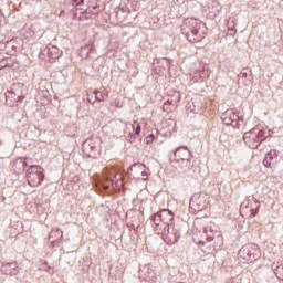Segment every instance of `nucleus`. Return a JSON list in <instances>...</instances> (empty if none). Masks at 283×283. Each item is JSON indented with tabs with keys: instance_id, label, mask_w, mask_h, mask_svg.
<instances>
[{
	"instance_id": "f3484780",
	"label": "nucleus",
	"mask_w": 283,
	"mask_h": 283,
	"mask_svg": "<svg viewBox=\"0 0 283 283\" xmlns=\"http://www.w3.org/2000/svg\"><path fill=\"white\" fill-rule=\"evenodd\" d=\"M210 12H212V14H218V12H220L221 7L219 2H212L211 7H209Z\"/></svg>"
},
{
	"instance_id": "393cba45",
	"label": "nucleus",
	"mask_w": 283,
	"mask_h": 283,
	"mask_svg": "<svg viewBox=\"0 0 283 283\" xmlns=\"http://www.w3.org/2000/svg\"><path fill=\"white\" fill-rule=\"evenodd\" d=\"M210 231H213V228H212V227H210Z\"/></svg>"
},
{
	"instance_id": "dca6fc26",
	"label": "nucleus",
	"mask_w": 283,
	"mask_h": 283,
	"mask_svg": "<svg viewBox=\"0 0 283 283\" xmlns=\"http://www.w3.org/2000/svg\"><path fill=\"white\" fill-rule=\"evenodd\" d=\"M191 207H196L197 211H202L205 209V206H200V197L198 198H192L190 201Z\"/></svg>"
},
{
	"instance_id": "0eeeda50",
	"label": "nucleus",
	"mask_w": 283,
	"mask_h": 283,
	"mask_svg": "<svg viewBox=\"0 0 283 283\" xmlns=\"http://www.w3.org/2000/svg\"><path fill=\"white\" fill-rule=\"evenodd\" d=\"M175 156L177 157V163H182L184 167H189L191 163V151L187 146H181L175 150Z\"/></svg>"
},
{
	"instance_id": "a211bd4d",
	"label": "nucleus",
	"mask_w": 283,
	"mask_h": 283,
	"mask_svg": "<svg viewBox=\"0 0 283 283\" xmlns=\"http://www.w3.org/2000/svg\"><path fill=\"white\" fill-rule=\"evenodd\" d=\"M94 94L97 101H105V98L103 97V93H101L99 91H95Z\"/></svg>"
},
{
	"instance_id": "6ab92c4d",
	"label": "nucleus",
	"mask_w": 283,
	"mask_h": 283,
	"mask_svg": "<svg viewBox=\"0 0 283 283\" xmlns=\"http://www.w3.org/2000/svg\"><path fill=\"white\" fill-rule=\"evenodd\" d=\"M85 1H87V0H73V3H74L75 6H84V4H85Z\"/></svg>"
},
{
	"instance_id": "2eb2a0df",
	"label": "nucleus",
	"mask_w": 283,
	"mask_h": 283,
	"mask_svg": "<svg viewBox=\"0 0 283 283\" xmlns=\"http://www.w3.org/2000/svg\"><path fill=\"white\" fill-rule=\"evenodd\" d=\"M92 50H93L92 45H86L81 48L80 54L82 59H90V52H92Z\"/></svg>"
},
{
	"instance_id": "9b49d317",
	"label": "nucleus",
	"mask_w": 283,
	"mask_h": 283,
	"mask_svg": "<svg viewBox=\"0 0 283 283\" xmlns=\"http://www.w3.org/2000/svg\"><path fill=\"white\" fill-rule=\"evenodd\" d=\"M222 120L226 125H231L235 120V113L227 111L222 116Z\"/></svg>"
},
{
	"instance_id": "5701e85b",
	"label": "nucleus",
	"mask_w": 283,
	"mask_h": 283,
	"mask_svg": "<svg viewBox=\"0 0 283 283\" xmlns=\"http://www.w3.org/2000/svg\"><path fill=\"white\" fill-rule=\"evenodd\" d=\"M244 211V205L241 206V212Z\"/></svg>"
},
{
	"instance_id": "412c9836",
	"label": "nucleus",
	"mask_w": 283,
	"mask_h": 283,
	"mask_svg": "<svg viewBox=\"0 0 283 283\" xmlns=\"http://www.w3.org/2000/svg\"><path fill=\"white\" fill-rule=\"evenodd\" d=\"M192 33L195 34V36L198 35V29L192 30Z\"/></svg>"
},
{
	"instance_id": "aec40b11",
	"label": "nucleus",
	"mask_w": 283,
	"mask_h": 283,
	"mask_svg": "<svg viewBox=\"0 0 283 283\" xmlns=\"http://www.w3.org/2000/svg\"><path fill=\"white\" fill-rule=\"evenodd\" d=\"M153 140H154V135H148V136L146 137V143H147V145L151 144Z\"/></svg>"
},
{
	"instance_id": "9d476101",
	"label": "nucleus",
	"mask_w": 283,
	"mask_h": 283,
	"mask_svg": "<svg viewBox=\"0 0 283 283\" xmlns=\"http://www.w3.org/2000/svg\"><path fill=\"white\" fill-rule=\"evenodd\" d=\"M83 151L86 156L93 157L96 156V151H98V147L92 143V140H86L83 144Z\"/></svg>"
},
{
	"instance_id": "20e7f679",
	"label": "nucleus",
	"mask_w": 283,
	"mask_h": 283,
	"mask_svg": "<svg viewBox=\"0 0 283 283\" xmlns=\"http://www.w3.org/2000/svg\"><path fill=\"white\" fill-rule=\"evenodd\" d=\"M115 178V187H117V189H120L123 187V176L120 175H117L116 174V169L114 168H107L105 171H104V175L99 181V185L103 186L104 189H109V185H114V179Z\"/></svg>"
},
{
	"instance_id": "f8f14e48",
	"label": "nucleus",
	"mask_w": 283,
	"mask_h": 283,
	"mask_svg": "<svg viewBox=\"0 0 283 283\" xmlns=\"http://www.w3.org/2000/svg\"><path fill=\"white\" fill-rule=\"evenodd\" d=\"M143 126L140 125V123H135L132 125V129L133 132H135L134 136H130L129 140L132 143V140H136V138H138L140 136V132H142Z\"/></svg>"
},
{
	"instance_id": "1a4fd4ad",
	"label": "nucleus",
	"mask_w": 283,
	"mask_h": 283,
	"mask_svg": "<svg viewBox=\"0 0 283 283\" xmlns=\"http://www.w3.org/2000/svg\"><path fill=\"white\" fill-rule=\"evenodd\" d=\"M17 266H18L17 262L4 263L1 266V273H3V275H10L11 277H13L19 273V270H17Z\"/></svg>"
},
{
	"instance_id": "6e6552de",
	"label": "nucleus",
	"mask_w": 283,
	"mask_h": 283,
	"mask_svg": "<svg viewBox=\"0 0 283 283\" xmlns=\"http://www.w3.org/2000/svg\"><path fill=\"white\" fill-rule=\"evenodd\" d=\"M129 176L136 177L138 180H147V174H145V166L137 164L129 168Z\"/></svg>"
},
{
	"instance_id": "39448f33",
	"label": "nucleus",
	"mask_w": 283,
	"mask_h": 283,
	"mask_svg": "<svg viewBox=\"0 0 283 283\" xmlns=\"http://www.w3.org/2000/svg\"><path fill=\"white\" fill-rule=\"evenodd\" d=\"M44 178L45 175L41 166L33 165L27 169V180L30 187H39Z\"/></svg>"
},
{
	"instance_id": "f03ea898",
	"label": "nucleus",
	"mask_w": 283,
	"mask_h": 283,
	"mask_svg": "<svg viewBox=\"0 0 283 283\" xmlns=\"http://www.w3.org/2000/svg\"><path fill=\"white\" fill-rule=\"evenodd\" d=\"M265 139H266V136H264V130H262V128L260 127H255L250 132L244 133L243 135V140L245 145L250 147V149H258V147L260 146V143H262V140H265Z\"/></svg>"
},
{
	"instance_id": "423d86ee",
	"label": "nucleus",
	"mask_w": 283,
	"mask_h": 283,
	"mask_svg": "<svg viewBox=\"0 0 283 283\" xmlns=\"http://www.w3.org/2000/svg\"><path fill=\"white\" fill-rule=\"evenodd\" d=\"M171 220H174V212L169 209L160 210L153 217L154 224H156V227H160V229L169 227V224H171Z\"/></svg>"
},
{
	"instance_id": "4468645a",
	"label": "nucleus",
	"mask_w": 283,
	"mask_h": 283,
	"mask_svg": "<svg viewBox=\"0 0 283 283\" xmlns=\"http://www.w3.org/2000/svg\"><path fill=\"white\" fill-rule=\"evenodd\" d=\"M63 238V231H61V229H55L52 230L49 237V240H51L52 242H54V240Z\"/></svg>"
},
{
	"instance_id": "b1692460",
	"label": "nucleus",
	"mask_w": 283,
	"mask_h": 283,
	"mask_svg": "<svg viewBox=\"0 0 283 283\" xmlns=\"http://www.w3.org/2000/svg\"><path fill=\"white\" fill-rule=\"evenodd\" d=\"M44 271H50V266L45 268Z\"/></svg>"
},
{
	"instance_id": "7ed1b4c3",
	"label": "nucleus",
	"mask_w": 283,
	"mask_h": 283,
	"mask_svg": "<svg viewBox=\"0 0 283 283\" xmlns=\"http://www.w3.org/2000/svg\"><path fill=\"white\" fill-rule=\"evenodd\" d=\"M160 233L166 244H169L170 247L176 244L181 237L180 227L176 224L164 226Z\"/></svg>"
},
{
	"instance_id": "4be33fe9",
	"label": "nucleus",
	"mask_w": 283,
	"mask_h": 283,
	"mask_svg": "<svg viewBox=\"0 0 283 283\" xmlns=\"http://www.w3.org/2000/svg\"><path fill=\"white\" fill-rule=\"evenodd\" d=\"M23 167H28V164L25 161H22Z\"/></svg>"
},
{
	"instance_id": "ddd939ff",
	"label": "nucleus",
	"mask_w": 283,
	"mask_h": 283,
	"mask_svg": "<svg viewBox=\"0 0 283 283\" xmlns=\"http://www.w3.org/2000/svg\"><path fill=\"white\" fill-rule=\"evenodd\" d=\"M275 150H271L270 153H268L265 159L263 160L264 167H271V161L273 160V158H275Z\"/></svg>"
},
{
	"instance_id": "f257e3e1",
	"label": "nucleus",
	"mask_w": 283,
	"mask_h": 283,
	"mask_svg": "<svg viewBox=\"0 0 283 283\" xmlns=\"http://www.w3.org/2000/svg\"><path fill=\"white\" fill-rule=\"evenodd\" d=\"M261 255L262 252L256 244H247L239 250L238 260L243 264H253Z\"/></svg>"
}]
</instances>
